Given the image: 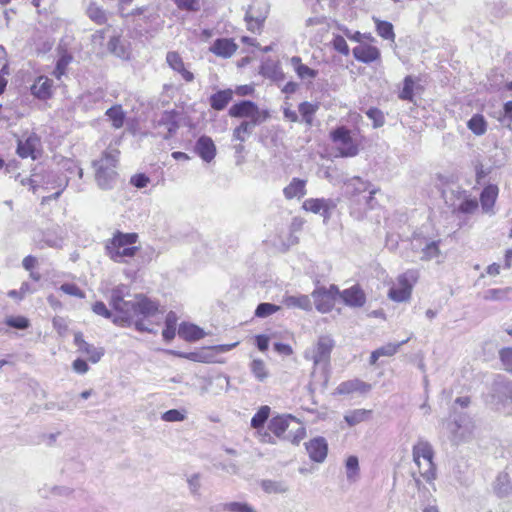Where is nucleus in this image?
<instances>
[{
	"instance_id": "nucleus-50",
	"label": "nucleus",
	"mask_w": 512,
	"mask_h": 512,
	"mask_svg": "<svg viewBox=\"0 0 512 512\" xmlns=\"http://www.w3.org/2000/svg\"><path fill=\"white\" fill-rule=\"evenodd\" d=\"M499 359L504 370L512 375V348L504 347L500 349Z\"/></svg>"
},
{
	"instance_id": "nucleus-37",
	"label": "nucleus",
	"mask_w": 512,
	"mask_h": 512,
	"mask_svg": "<svg viewBox=\"0 0 512 512\" xmlns=\"http://www.w3.org/2000/svg\"><path fill=\"white\" fill-rule=\"evenodd\" d=\"M86 14L90 20L98 25H103L107 22V14L106 11L103 10L99 5L95 2H91L87 7Z\"/></svg>"
},
{
	"instance_id": "nucleus-41",
	"label": "nucleus",
	"mask_w": 512,
	"mask_h": 512,
	"mask_svg": "<svg viewBox=\"0 0 512 512\" xmlns=\"http://www.w3.org/2000/svg\"><path fill=\"white\" fill-rule=\"evenodd\" d=\"M371 411L366 409H355L345 414L344 419L349 426H355L370 416Z\"/></svg>"
},
{
	"instance_id": "nucleus-28",
	"label": "nucleus",
	"mask_w": 512,
	"mask_h": 512,
	"mask_svg": "<svg viewBox=\"0 0 512 512\" xmlns=\"http://www.w3.org/2000/svg\"><path fill=\"white\" fill-rule=\"evenodd\" d=\"M283 194L288 200L303 197L306 195V180L293 178L283 189Z\"/></svg>"
},
{
	"instance_id": "nucleus-21",
	"label": "nucleus",
	"mask_w": 512,
	"mask_h": 512,
	"mask_svg": "<svg viewBox=\"0 0 512 512\" xmlns=\"http://www.w3.org/2000/svg\"><path fill=\"white\" fill-rule=\"evenodd\" d=\"M371 388V384L359 379H353L339 384V386L337 387V393L345 395L357 392L359 394L364 395L368 393L371 390Z\"/></svg>"
},
{
	"instance_id": "nucleus-61",
	"label": "nucleus",
	"mask_w": 512,
	"mask_h": 512,
	"mask_svg": "<svg viewBox=\"0 0 512 512\" xmlns=\"http://www.w3.org/2000/svg\"><path fill=\"white\" fill-rule=\"evenodd\" d=\"M425 241H426L425 238H414L410 243L411 251L413 252L414 255L413 256L406 255L405 257L411 258L410 261L415 262L416 258H418V256H420L421 247L424 246Z\"/></svg>"
},
{
	"instance_id": "nucleus-54",
	"label": "nucleus",
	"mask_w": 512,
	"mask_h": 512,
	"mask_svg": "<svg viewBox=\"0 0 512 512\" xmlns=\"http://www.w3.org/2000/svg\"><path fill=\"white\" fill-rule=\"evenodd\" d=\"M161 419L165 422H181L186 419V411L170 409L161 415Z\"/></svg>"
},
{
	"instance_id": "nucleus-29",
	"label": "nucleus",
	"mask_w": 512,
	"mask_h": 512,
	"mask_svg": "<svg viewBox=\"0 0 512 512\" xmlns=\"http://www.w3.org/2000/svg\"><path fill=\"white\" fill-rule=\"evenodd\" d=\"M289 62L301 80L314 79L318 75V71L303 64L302 59L299 56L291 57Z\"/></svg>"
},
{
	"instance_id": "nucleus-45",
	"label": "nucleus",
	"mask_w": 512,
	"mask_h": 512,
	"mask_svg": "<svg viewBox=\"0 0 512 512\" xmlns=\"http://www.w3.org/2000/svg\"><path fill=\"white\" fill-rule=\"evenodd\" d=\"M376 31L383 39L394 41L393 25L388 21L376 20Z\"/></svg>"
},
{
	"instance_id": "nucleus-57",
	"label": "nucleus",
	"mask_w": 512,
	"mask_h": 512,
	"mask_svg": "<svg viewBox=\"0 0 512 512\" xmlns=\"http://www.w3.org/2000/svg\"><path fill=\"white\" fill-rule=\"evenodd\" d=\"M408 341H409V338H407L399 343H396V344L388 343V344L378 348L377 350H378L379 354L381 355V357L382 356H393L398 351V349L402 345L406 344Z\"/></svg>"
},
{
	"instance_id": "nucleus-9",
	"label": "nucleus",
	"mask_w": 512,
	"mask_h": 512,
	"mask_svg": "<svg viewBox=\"0 0 512 512\" xmlns=\"http://www.w3.org/2000/svg\"><path fill=\"white\" fill-rule=\"evenodd\" d=\"M269 14V5L257 3L249 6L245 13L247 29L253 33L259 32Z\"/></svg>"
},
{
	"instance_id": "nucleus-40",
	"label": "nucleus",
	"mask_w": 512,
	"mask_h": 512,
	"mask_svg": "<svg viewBox=\"0 0 512 512\" xmlns=\"http://www.w3.org/2000/svg\"><path fill=\"white\" fill-rule=\"evenodd\" d=\"M467 127L477 136H481L487 131V122L483 115L474 114L467 122Z\"/></svg>"
},
{
	"instance_id": "nucleus-38",
	"label": "nucleus",
	"mask_w": 512,
	"mask_h": 512,
	"mask_svg": "<svg viewBox=\"0 0 512 512\" xmlns=\"http://www.w3.org/2000/svg\"><path fill=\"white\" fill-rule=\"evenodd\" d=\"M108 49L111 53L119 58H129V50L126 44L120 39V37H112L108 42Z\"/></svg>"
},
{
	"instance_id": "nucleus-2",
	"label": "nucleus",
	"mask_w": 512,
	"mask_h": 512,
	"mask_svg": "<svg viewBox=\"0 0 512 512\" xmlns=\"http://www.w3.org/2000/svg\"><path fill=\"white\" fill-rule=\"evenodd\" d=\"M138 240L136 233H123L117 231L112 239L105 246L106 255L116 263H128L133 258L139 248L133 246Z\"/></svg>"
},
{
	"instance_id": "nucleus-33",
	"label": "nucleus",
	"mask_w": 512,
	"mask_h": 512,
	"mask_svg": "<svg viewBox=\"0 0 512 512\" xmlns=\"http://www.w3.org/2000/svg\"><path fill=\"white\" fill-rule=\"evenodd\" d=\"M293 418L288 416H276L273 417L268 423V429L272 432L276 437L280 438L285 431L288 429L290 421Z\"/></svg>"
},
{
	"instance_id": "nucleus-24",
	"label": "nucleus",
	"mask_w": 512,
	"mask_h": 512,
	"mask_svg": "<svg viewBox=\"0 0 512 512\" xmlns=\"http://www.w3.org/2000/svg\"><path fill=\"white\" fill-rule=\"evenodd\" d=\"M340 295L345 304L351 307H362L366 302L365 294L358 286L345 289Z\"/></svg>"
},
{
	"instance_id": "nucleus-27",
	"label": "nucleus",
	"mask_w": 512,
	"mask_h": 512,
	"mask_svg": "<svg viewBox=\"0 0 512 512\" xmlns=\"http://www.w3.org/2000/svg\"><path fill=\"white\" fill-rule=\"evenodd\" d=\"M106 97V91L103 88H95L86 91L80 97V101L86 110L94 108L100 102H103Z\"/></svg>"
},
{
	"instance_id": "nucleus-23",
	"label": "nucleus",
	"mask_w": 512,
	"mask_h": 512,
	"mask_svg": "<svg viewBox=\"0 0 512 512\" xmlns=\"http://www.w3.org/2000/svg\"><path fill=\"white\" fill-rule=\"evenodd\" d=\"M53 80L46 76H39L31 86V93L41 100L49 99L52 96Z\"/></svg>"
},
{
	"instance_id": "nucleus-12",
	"label": "nucleus",
	"mask_w": 512,
	"mask_h": 512,
	"mask_svg": "<svg viewBox=\"0 0 512 512\" xmlns=\"http://www.w3.org/2000/svg\"><path fill=\"white\" fill-rule=\"evenodd\" d=\"M40 146V138L35 133L24 134L18 139L17 154L21 158L36 159Z\"/></svg>"
},
{
	"instance_id": "nucleus-32",
	"label": "nucleus",
	"mask_w": 512,
	"mask_h": 512,
	"mask_svg": "<svg viewBox=\"0 0 512 512\" xmlns=\"http://www.w3.org/2000/svg\"><path fill=\"white\" fill-rule=\"evenodd\" d=\"M105 116L111 122L114 129H120L124 126L126 120V112L121 105H114L106 110Z\"/></svg>"
},
{
	"instance_id": "nucleus-55",
	"label": "nucleus",
	"mask_w": 512,
	"mask_h": 512,
	"mask_svg": "<svg viewBox=\"0 0 512 512\" xmlns=\"http://www.w3.org/2000/svg\"><path fill=\"white\" fill-rule=\"evenodd\" d=\"M71 60L72 57L69 54L61 55L56 62V67L53 71V75L56 78L60 79L61 76L65 74L66 68L71 62Z\"/></svg>"
},
{
	"instance_id": "nucleus-64",
	"label": "nucleus",
	"mask_w": 512,
	"mask_h": 512,
	"mask_svg": "<svg viewBox=\"0 0 512 512\" xmlns=\"http://www.w3.org/2000/svg\"><path fill=\"white\" fill-rule=\"evenodd\" d=\"M92 310L95 314L103 316L104 318L110 319L112 313L107 309L106 305L102 301H97L93 304Z\"/></svg>"
},
{
	"instance_id": "nucleus-15",
	"label": "nucleus",
	"mask_w": 512,
	"mask_h": 512,
	"mask_svg": "<svg viewBox=\"0 0 512 512\" xmlns=\"http://www.w3.org/2000/svg\"><path fill=\"white\" fill-rule=\"evenodd\" d=\"M472 423L465 417L459 416L449 425L454 441H464L472 433Z\"/></svg>"
},
{
	"instance_id": "nucleus-1",
	"label": "nucleus",
	"mask_w": 512,
	"mask_h": 512,
	"mask_svg": "<svg viewBox=\"0 0 512 512\" xmlns=\"http://www.w3.org/2000/svg\"><path fill=\"white\" fill-rule=\"evenodd\" d=\"M128 296L130 289L127 285L120 284L111 290L109 304L119 314L113 318V323L122 327L134 324L137 331L156 333L146 326L144 319L157 313V303L142 294H136L134 300H125Z\"/></svg>"
},
{
	"instance_id": "nucleus-35",
	"label": "nucleus",
	"mask_w": 512,
	"mask_h": 512,
	"mask_svg": "<svg viewBox=\"0 0 512 512\" xmlns=\"http://www.w3.org/2000/svg\"><path fill=\"white\" fill-rule=\"evenodd\" d=\"M498 194L496 186L489 185L485 187L480 195V202L484 212H489L495 204Z\"/></svg>"
},
{
	"instance_id": "nucleus-62",
	"label": "nucleus",
	"mask_w": 512,
	"mask_h": 512,
	"mask_svg": "<svg viewBox=\"0 0 512 512\" xmlns=\"http://www.w3.org/2000/svg\"><path fill=\"white\" fill-rule=\"evenodd\" d=\"M299 112L305 121L310 123L312 115L316 112V106L309 102H303L299 105Z\"/></svg>"
},
{
	"instance_id": "nucleus-26",
	"label": "nucleus",
	"mask_w": 512,
	"mask_h": 512,
	"mask_svg": "<svg viewBox=\"0 0 512 512\" xmlns=\"http://www.w3.org/2000/svg\"><path fill=\"white\" fill-rule=\"evenodd\" d=\"M212 512H258L253 506L246 502H227L220 503L210 508Z\"/></svg>"
},
{
	"instance_id": "nucleus-49",
	"label": "nucleus",
	"mask_w": 512,
	"mask_h": 512,
	"mask_svg": "<svg viewBox=\"0 0 512 512\" xmlns=\"http://www.w3.org/2000/svg\"><path fill=\"white\" fill-rule=\"evenodd\" d=\"M187 484L192 496L199 497L201 495V475L199 473H194L188 476Z\"/></svg>"
},
{
	"instance_id": "nucleus-10",
	"label": "nucleus",
	"mask_w": 512,
	"mask_h": 512,
	"mask_svg": "<svg viewBox=\"0 0 512 512\" xmlns=\"http://www.w3.org/2000/svg\"><path fill=\"white\" fill-rule=\"evenodd\" d=\"M334 347V340L330 336L319 337L315 347L306 352V358H310L314 365L326 366L330 360V354Z\"/></svg>"
},
{
	"instance_id": "nucleus-16",
	"label": "nucleus",
	"mask_w": 512,
	"mask_h": 512,
	"mask_svg": "<svg viewBox=\"0 0 512 512\" xmlns=\"http://www.w3.org/2000/svg\"><path fill=\"white\" fill-rule=\"evenodd\" d=\"M74 343L77 346L78 350L86 354L88 356V359L92 363H97L100 361L102 356L104 355V349L103 348H96L93 345L87 343L84 339L81 333H76L74 336Z\"/></svg>"
},
{
	"instance_id": "nucleus-43",
	"label": "nucleus",
	"mask_w": 512,
	"mask_h": 512,
	"mask_svg": "<svg viewBox=\"0 0 512 512\" xmlns=\"http://www.w3.org/2000/svg\"><path fill=\"white\" fill-rule=\"evenodd\" d=\"M346 187L352 195L356 196L368 191L371 188V184L360 177H354L346 183Z\"/></svg>"
},
{
	"instance_id": "nucleus-17",
	"label": "nucleus",
	"mask_w": 512,
	"mask_h": 512,
	"mask_svg": "<svg viewBox=\"0 0 512 512\" xmlns=\"http://www.w3.org/2000/svg\"><path fill=\"white\" fill-rule=\"evenodd\" d=\"M238 49V45L231 38H218L209 50L218 57L230 58Z\"/></svg>"
},
{
	"instance_id": "nucleus-39",
	"label": "nucleus",
	"mask_w": 512,
	"mask_h": 512,
	"mask_svg": "<svg viewBox=\"0 0 512 512\" xmlns=\"http://www.w3.org/2000/svg\"><path fill=\"white\" fill-rule=\"evenodd\" d=\"M260 123L243 121L239 126L233 130V138L240 142H245L247 137L250 136L254 128Z\"/></svg>"
},
{
	"instance_id": "nucleus-18",
	"label": "nucleus",
	"mask_w": 512,
	"mask_h": 512,
	"mask_svg": "<svg viewBox=\"0 0 512 512\" xmlns=\"http://www.w3.org/2000/svg\"><path fill=\"white\" fill-rule=\"evenodd\" d=\"M195 151L202 160L210 162L215 158L216 146L210 137L203 135L196 141Z\"/></svg>"
},
{
	"instance_id": "nucleus-30",
	"label": "nucleus",
	"mask_w": 512,
	"mask_h": 512,
	"mask_svg": "<svg viewBox=\"0 0 512 512\" xmlns=\"http://www.w3.org/2000/svg\"><path fill=\"white\" fill-rule=\"evenodd\" d=\"M178 335L180 338L192 342L203 338L205 333L198 326L183 322L179 326Z\"/></svg>"
},
{
	"instance_id": "nucleus-60",
	"label": "nucleus",
	"mask_w": 512,
	"mask_h": 512,
	"mask_svg": "<svg viewBox=\"0 0 512 512\" xmlns=\"http://www.w3.org/2000/svg\"><path fill=\"white\" fill-rule=\"evenodd\" d=\"M332 45H333V48H334L337 52H339V53H341V54H343V55H345V56H347V55L349 54V52H350V50H349V47H348V44H347L346 40H345V39H344V37H343V36H341V35H336V36L333 38V40H332Z\"/></svg>"
},
{
	"instance_id": "nucleus-56",
	"label": "nucleus",
	"mask_w": 512,
	"mask_h": 512,
	"mask_svg": "<svg viewBox=\"0 0 512 512\" xmlns=\"http://www.w3.org/2000/svg\"><path fill=\"white\" fill-rule=\"evenodd\" d=\"M366 115L373 121V128H380L385 123V117L381 110L371 107L366 111Z\"/></svg>"
},
{
	"instance_id": "nucleus-59",
	"label": "nucleus",
	"mask_w": 512,
	"mask_h": 512,
	"mask_svg": "<svg viewBox=\"0 0 512 512\" xmlns=\"http://www.w3.org/2000/svg\"><path fill=\"white\" fill-rule=\"evenodd\" d=\"M63 293L77 297L84 298L85 293L74 283H64L59 288Z\"/></svg>"
},
{
	"instance_id": "nucleus-44",
	"label": "nucleus",
	"mask_w": 512,
	"mask_h": 512,
	"mask_svg": "<svg viewBox=\"0 0 512 512\" xmlns=\"http://www.w3.org/2000/svg\"><path fill=\"white\" fill-rule=\"evenodd\" d=\"M250 370L254 377L260 381L263 382L268 378V371L266 369V365L264 361L260 359H254L250 364Z\"/></svg>"
},
{
	"instance_id": "nucleus-22",
	"label": "nucleus",
	"mask_w": 512,
	"mask_h": 512,
	"mask_svg": "<svg viewBox=\"0 0 512 512\" xmlns=\"http://www.w3.org/2000/svg\"><path fill=\"white\" fill-rule=\"evenodd\" d=\"M312 297L316 309L319 312L327 313L331 311L334 306V299L329 292H326V288H317L312 292Z\"/></svg>"
},
{
	"instance_id": "nucleus-11",
	"label": "nucleus",
	"mask_w": 512,
	"mask_h": 512,
	"mask_svg": "<svg viewBox=\"0 0 512 512\" xmlns=\"http://www.w3.org/2000/svg\"><path fill=\"white\" fill-rule=\"evenodd\" d=\"M178 112L175 110L164 111L155 120V128L158 129V134L164 139H169L179 128L177 121Z\"/></svg>"
},
{
	"instance_id": "nucleus-4",
	"label": "nucleus",
	"mask_w": 512,
	"mask_h": 512,
	"mask_svg": "<svg viewBox=\"0 0 512 512\" xmlns=\"http://www.w3.org/2000/svg\"><path fill=\"white\" fill-rule=\"evenodd\" d=\"M491 402L497 410L505 413L512 411V381L497 375L493 380L490 390Z\"/></svg>"
},
{
	"instance_id": "nucleus-53",
	"label": "nucleus",
	"mask_w": 512,
	"mask_h": 512,
	"mask_svg": "<svg viewBox=\"0 0 512 512\" xmlns=\"http://www.w3.org/2000/svg\"><path fill=\"white\" fill-rule=\"evenodd\" d=\"M178 9L187 12H197L201 8V0H173Z\"/></svg>"
},
{
	"instance_id": "nucleus-42",
	"label": "nucleus",
	"mask_w": 512,
	"mask_h": 512,
	"mask_svg": "<svg viewBox=\"0 0 512 512\" xmlns=\"http://www.w3.org/2000/svg\"><path fill=\"white\" fill-rule=\"evenodd\" d=\"M264 69V75H266L277 84L283 82L286 79V75L279 62L268 64Z\"/></svg>"
},
{
	"instance_id": "nucleus-5",
	"label": "nucleus",
	"mask_w": 512,
	"mask_h": 512,
	"mask_svg": "<svg viewBox=\"0 0 512 512\" xmlns=\"http://www.w3.org/2000/svg\"><path fill=\"white\" fill-rule=\"evenodd\" d=\"M433 454L432 446L428 442L420 441L413 447V460L418 467V472L428 482L435 478Z\"/></svg>"
},
{
	"instance_id": "nucleus-20",
	"label": "nucleus",
	"mask_w": 512,
	"mask_h": 512,
	"mask_svg": "<svg viewBox=\"0 0 512 512\" xmlns=\"http://www.w3.org/2000/svg\"><path fill=\"white\" fill-rule=\"evenodd\" d=\"M303 209L314 214H321L325 219L329 217L331 200L324 198H309L303 202Z\"/></svg>"
},
{
	"instance_id": "nucleus-8",
	"label": "nucleus",
	"mask_w": 512,
	"mask_h": 512,
	"mask_svg": "<svg viewBox=\"0 0 512 512\" xmlns=\"http://www.w3.org/2000/svg\"><path fill=\"white\" fill-rule=\"evenodd\" d=\"M229 115L235 118H250L249 122L262 123L269 118L267 110H260L258 106L250 100H242L232 105L229 109Z\"/></svg>"
},
{
	"instance_id": "nucleus-51",
	"label": "nucleus",
	"mask_w": 512,
	"mask_h": 512,
	"mask_svg": "<svg viewBox=\"0 0 512 512\" xmlns=\"http://www.w3.org/2000/svg\"><path fill=\"white\" fill-rule=\"evenodd\" d=\"M414 80L411 76H406L403 81V88L399 94L402 100L413 101Z\"/></svg>"
},
{
	"instance_id": "nucleus-25",
	"label": "nucleus",
	"mask_w": 512,
	"mask_h": 512,
	"mask_svg": "<svg viewBox=\"0 0 512 512\" xmlns=\"http://www.w3.org/2000/svg\"><path fill=\"white\" fill-rule=\"evenodd\" d=\"M493 490L499 498L512 496V484L507 473L501 472L497 475L493 484Z\"/></svg>"
},
{
	"instance_id": "nucleus-3",
	"label": "nucleus",
	"mask_w": 512,
	"mask_h": 512,
	"mask_svg": "<svg viewBox=\"0 0 512 512\" xmlns=\"http://www.w3.org/2000/svg\"><path fill=\"white\" fill-rule=\"evenodd\" d=\"M117 162L116 155L107 152L100 159L93 161L95 180L100 189L110 190L116 185L118 179Z\"/></svg>"
},
{
	"instance_id": "nucleus-47",
	"label": "nucleus",
	"mask_w": 512,
	"mask_h": 512,
	"mask_svg": "<svg viewBox=\"0 0 512 512\" xmlns=\"http://www.w3.org/2000/svg\"><path fill=\"white\" fill-rule=\"evenodd\" d=\"M279 310L280 306L268 302H263L257 306L255 310V316L258 318H266Z\"/></svg>"
},
{
	"instance_id": "nucleus-13",
	"label": "nucleus",
	"mask_w": 512,
	"mask_h": 512,
	"mask_svg": "<svg viewBox=\"0 0 512 512\" xmlns=\"http://www.w3.org/2000/svg\"><path fill=\"white\" fill-rule=\"evenodd\" d=\"M354 58L362 63L370 64L380 60L381 53L376 46L370 44H359L352 50Z\"/></svg>"
},
{
	"instance_id": "nucleus-46",
	"label": "nucleus",
	"mask_w": 512,
	"mask_h": 512,
	"mask_svg": "<svg viewBox=\"0 0 512 512\" xmlns=\"http://www.w3.org/2000/svg\"><path fill=\"white\" fill-rule=\"evenodd\" d=\"M270 408L262 406L258 412L251 419V426L255 429L263 428L265 422L268 420Z\"/></svg>"
},
{
	"instance_id": "nucleus-7",
	"label": "nucleus",
	"mask_w": 512,
	"mask_h": 512,
	"mask_svg": "<svg viewBox=\"0 0 512 512\" xmlns=\"http://www.w3.org/2000/svg\"><path fill=\"white\" fill-rule=\"evenodd\" d=\"M331 140L337 145L340 156L354 157L359 152V143L345 126H340L330 132Z\"/></svg>"
},
{
	"instance_id": "nucleus-52",
	"label": "nucleus",
	"mask_w": 512,
	"mask_h": 512,
	"mask_svg": "<svg viewBox=\"0 0 512 512\" xmlns=\"http://www.w3.org/2000/svg\"><path fill=\"white\" fill-rule=\"evenodd\" d=\"M5 324L7 326L15 328V329L25 330V329L29 328L30 321L28 318H26L24 316H16V317L10 316V317L6 318Z\"/></svg>"
},
{
	"instance_id": "nucleus-63",
	"label": "nucleus",
	"mask_w": 512,
	"mask_h": 512,
	"mask_svg": "<svg viewBox=\"0 0 512 512\" xmlns=\"http://www.w3.org/2000/svg\"><path fill=\"white\" fill-rule=\"evenodd\" d=\"M477 207H478V203H477L476 200H474V199H465L459 205L458 210L460 212H462V213L469 214V213H473L477 209Z\"/></svg>"
},
{
	"instance_id": "nucleus-48",
	"label": "nucleus",
	"mask_w": 512,
	"mask_h": 512,
	"mask_svg": "<svg viewBox=\"0 0 512 512\" xmlns=\"http://www.w3.org/2000/svg\"><path fill=\"white\" fill-rule=\"evenodd\" d=\"M261 487L266 493H270V494L271 493H285L288 491V488L284 483L278 482V481H273V480L262 481Z\"/></svg>"
},
{
	"instance_id": "nucleus-31",
	"label": "nucleus",
	"mask_w": 512,
	"mask_h": 512,
	"mask_svg": "<svg viewBox=\"0 0 512 512\" xmlns=\"http://www.w3.org/2000/svg\"><path fill=\"white\" fill-rule=\"evenodd\" d=\"M282 303L288 308H299L305 311L312 308L310 298L307 295L284 296Z\"/></svg>"
},
{
	"instance_id": "nucleus-36",
	"label": "nucleus",
	"mask_w": 512,
	"mask_h": 512,
	"mask_svg": "<svg viewBox=\"0 0 512 512\" xmlns=\"http://www.w3.org/2000/svg\"><path fill=\"white\" fill-rule=\"evenodd\" d=\"M440 253L439 241H429L426 239L424 246L421 247V253L418 259L421 261H430L439 257Z\"/></svg>"
},
{
	"instance_id": "nucleus-14",
	"label": "nucleus",
	"mask_w": 512,
	"mask_h": 512,
	"mask_svg": "<svg viewBox=\"0 0 512 512\" xmlns=\"http://www.w3.org/2000/svg\"><path fill=\"white\" fill-rule=\"evenodd\" d=\"M306 450L311 460L317 463H322L326 459L328 453L327 441L323 437H316L306 443Z\"/></svg>"
},
{
	"instance_id": "nucleus-58",
	"label": "nucleus",
	"mask_w": 512,
	"mask_h": 512,
	"mask_svg": "<svg viewBox=\"0 0 512 512\" xmlns=\"http://www.w3.org/2000/svg\"><path fill=\"white\" fill-rule=\"evenodd\" d=\"M346 470H347V478L349 480H354L355 476L358 474V470H359V461L356 456H349L347 458Z\"/></svg>"
},
{
	"instance_id": "nucleus-6",
	"label": "nucleus",
	"mask_w": 512,
	"mask_h": 512,
	"mask_svg": "<svg viewBox=\"0 0 512 512\" xmlns=\"http://www.w3.org/2000/svg\"><path fill=\"white\" fill-rule=\"evenodd\" d=\"M418 279L416 270H408L397 278V282L389 289L388 297L395 302H405L411 297L412 288Z\"/></svg>"
},
{
	"instance_id": "nucleus-19",
	"label": "nucleus",
	"mask_w": 512,
	"mask_h": 512,
	"mask_svg": "<svg viewBox=\"0 0 512 512\" xmlns=\"http://www.w3.org/2000/svg\"><path fill=\"white\" fill-rule=\"evenodd\" d=\"M166 62L170 68H172L177 73L181 74L182 78L186 82H192L194 80L193 73L185 68L183 59L178 52H168L166 55Z\"/></svg>"
},
{
	"instance_id": "nucleus-34",
	"label": "nucleus",
	"mask_w": 512,
	"mask_h": 512,
	"mask_svg": "<svg viewBox=\"0 0 512 512\" xmlns=\"http://www.w3.org/2000/svg\"><path fill=\"white\" fill-rule=\"evenodd\" d=\"M232 99V91L230 89L221 90L210 96V105L217 111L223 110Z\"/></svg>"
}]
</instances>
